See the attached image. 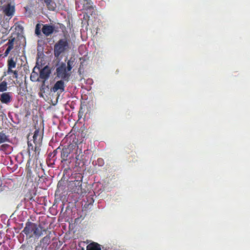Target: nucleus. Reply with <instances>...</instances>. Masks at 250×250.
<instances>
[{"label":"nucleus","mask_w":250,"mask_h":250,"mask_svg":"<svg viewBox=\"0 0 250 250\" xmlns=\"http://www.w3.org/2000/svg\"><path fill=\"white\" fill-rule=\"evenodd\" d=\"M47 229L41 225L27 221L25 227L22 231L26 235V243L22 244L20 249L21 250H32L33 245L36 243L40 237L43 235Z\"/></svg>","instance_id":"1"},{"label":"nucleus","mask_w":250,"mask_h":250,"mask_svg":"<svg viewBox=\"0 0 250 250\" xmlns=\"http://www.w3.org/2000/svg\"><path fill=\"white\" fill-rule=\"evenodd\" d=\"M61 152V163L62 167L65 170L70 169L72 163L74 160L73 154L71 153V149L68 147H63L60 150Z\"/></svg>","instance_id":"2"},{"label":"nucleus","mask_w":250,"mask_h":250,"mask_svg":"<svg viewBox=\"0 0 250 250\" xmlns=\"http://www.w3.org/2000/svg\"><path fill=\"white\" fill-rule=\"evenodd\" d=\"M70 40L66 38L59 40L54 45V55L55 57L59 58L60 55L70 49Z\"/></svg>","instance_id":"3"},{"label":"nucleus","mask_w":250,"mask_h":250,"mask_svg":"<svg viewBox=\"0 0 250 250\" xmlns=\"http://www.w3.org/2000/svg\"><path fill=\"white\" fill-rule=\"evenodd\" d=\"M76 8L86 15H92L94 8L90 0H75Z\"/></svg>","instance_id":"4"},{"label":"nucleus","mask_w":250,"mask_h":250,"mask_svg":"<svg viewBox=\"0 0 250 250\" xmlns=\"http://www.w3.org/2000/svg\"><path fill=\"white\" fill-rule=\"evenodd\" d=\"M57 77L62 80L68 82L71 76V72L67 71L66 64L61 62L60 65L56 68Z\"/></svg>","instance_id":"5"},{"label":"nucleus","mask_w":250,"mask_h":250,"mask_svg":"<svg viewBox=\"0 0 250 250\" xmlns=\"http://www.w3.org/2000/svg\"><path fill=\"white\" fill-rule=\"evenodd\" d=\"M45 229H46V228ZM46 234V235L41 239L37 245L47 250V247L51 242V231L47 230L46 232H43V234Z\"/></svg>","instance_id":"6"},{"label":"nucleus","mask_w":250,"mask_h":250,"mask_svg":"<svg viewBox=\"0 0 250 250\" xmlns=\"http://www.w3.org/2000/svg\"><path fill=\"white\" fill-rule=\"evenodd\" d=\"M82 181L75 180L71 181L69 184V188L72 192L81 194L83 192L82 188Z\"/></svg>","instance_id":"7"},{"label":"nucleus","mask_w":250,"mask_h":250,"mask_svg":"<svg viewBox=\"0 0 250 250\" xmlns=\"http://www.w3.org/2000/svg\"><path fill=\"white\" fill-rule=\"evenodd\" d=\"M51 73L50 67L46 65L40 71V78L41 81H47Z\"/></svg>","instance_id":"8"},{"label":"nucleus","mask_w":250,"mask_h":250,"mask_svg":"<svg viewBox=\"0 0 250 250\" xmlns=\"http://www.w3.org/2000/svg\"><path fill=\"white\" fill-rule=\"evenodd\" d=\"M12 100L13 96L11 92H3L0 95V101L2 104L9 105Z\"/></svg>","instance_id":"9"},{"label":"nucleus","mask_w":250,"mask_h":250,"mask_svg":"<svg viewBox=\"0 0 250 250\" xmlns=\"http://www.w3.org/2000/svg\"><path fill=\"white\" fill-rule=\"evenodd\" d=\"M42 138L43 133L41 132L39 129H36L34 133V135L33 136V142L34 144H37L40 146H41Z\"/></svg>","instance_id":"10"},{"label":"nucleus","mask_w":250,"mask_h":250,"mask_svg":"<svg viewBox=\"0 0 250 250\" xmlns=\"http://www.w3.org/2000/svg\"><path fill=\"white\" fill-rule=\"evenodd\" d=\"M27 145V152L29 156L30 155L31 153L32 152H34L35 153H38V154L40 153L41 146L37 145V144H34L33 142H32L31 140L28 141Z\"/></svg>","instance_id":"11"},{"label":"nucleus","mask_w":250,"mask_h":250,"mask_svg":"<svg viewBox=\"0 0 250 250\" xmlns=\"http://www.w3.org/2000/svg\"><path fill=\"white\" fill-rule=\"evenodd\" d=\"M64 81L62 80L57 81L52 88V91L56 92L60 90L61 93L63 92L65 89Z\"/></svg>","instance_id":"12"},{"label":"nucleus","mask_w":250,"mask_h":250,"mask_svg":"<svg viewBox=\"0 0 250 250\" xmlns=\"http://www.w3.org/2000/svg\"><path fill=\"white\" fill-rule=\"evenodd\" d=\"M55 27L49 24H43L42 28V32L46 36H49L54 31Z\"/></svg>","instance_id":"13"},{"label":"nucleus","mask_w":250,"mask_h":250,"mask_svg":"<svg viewBox=\"0 0 250 250\" xmlns=\"http://www.w3.org/2000/svg\"><path fill=\"white\" fill-rule=\"evenodd\" d=\"M15 41V38L12 37V36L10 37V38L8 40V42L5 44V45L8 46V47L7 48L4 53L5 56H7L10 53V51L12 49H13Z\"/></svg>","instance_id":"14"},{"label":"nucleus","mask_w":250,"mask_h":250,"mask_svg":"<svg viewBox=\"0 0 250 250\" xmlns=\"http://www.w3.org/2000/svg\"><path fill=\"white\" fill-rule=\"evenodd\" d=\"M15 11V7L10 4H8L3 9L4 14L7 16H12Z\"/></svg>","instance_id":"15"},{"label":"nucleus","mask_w":250,"mask_h":250,"mask_svg":"<svg viewBox=\"0 0 250 250\" xmlns=\"http://www.w3.org/2000/svg\"><path fill=\"white\" fill-rule=\"evenodd\" d=\"M42 84L40 87L39 95L41 97H43V94L49 91V86L46 85V81H41Z\"/></svg>","instance_id":"16"},{"label":"nucleus","mask_w":250,"mask_h":250,"mask_svg":"<svg viewBox=\"0 0 250 250\" xmlns=\"http://www.w3.org/2000/svg\"><path fill=\"white\" fill-rule=\"evenodd\" d=\"M60 150H61V148L60 147H58L52 152H50L49 153L47 160V162L49 164V165L51 164L52 159H53L54 157H55V156H57V154L59 153V152H60Z\"/></svg>","instance_id":"17"},{"label":"nucleus","mask_w":250,"mask_h":250,"mask_svg":"<svg viewBox=\"0 0 250 250\" xmlns=\"http://www.w3.org/2000/svg\"><path fill=\"white\" fill-rule=\"evenodd\" d=\"M86 250H101V245L96 242L91 243L87 246Z\"/></svg>","instance_id":"18"},{"label":"nucleus","mask_w":250,"mask_h":250,"mask_svg":"<svg viewBox=\"0 0 250 250\" xmlns=\"http://www.w3.org/2000/svg\"><path fill=\"white\" fill-rule=\"evenodd\" d=\"M75 64V59L73 57H71L67 62L66 68L67 71H70Z\"/></svg>","instance_id":"19"},{"label":"nucleus","mask_w":250,"mask_h":250,"mask_svg":"<svg viewBox=\"0 0 250 250\" xmlns=\"http://www.w3.org/2000/svg\"><path fill=\"white\" fill-rule=\"evenodd\" d=\"M34 69H35V68ZM30 80L32 82H34L41 81L40 76H39V74L37 72L34 71V69H33V71L31 74Z\"/></svg>","instance_id":"20"},{"label":"nucleus","mask_w":250,"mask_h":250,"mask_svg":"<svg viewBox=\"0 0 250 250\" xmlns=\"http://www.w3.org/2000/svg\"><path fill=\"white\" fill-rule=\"evenodd\" d=\"M6 142H9L8 136H7L3 131L0 132V144Z\"/></svg>","instance_id":"21"},{"label":"nucleus","mask_w":250,"mask_h":250,"mask_svg":"<svg viewBox=\"0 0 250 250\" xmlns=\"http://www.w3.org/2000/svg\"><path fill=\"white\" fill-rule=\"evenodd\" d=\"M16 66V62L13 58H10L7 61V67L10 68H15Z\"/></svg>","instance_id":"22"},{"label":"nucleus","mask_w":250,"mask_h":250,"mask_svg":"<svg viewBox=\"0 0 250 250\" xmlns=\"http://www.w3.org/2000/svg\"><path fill=\"white\" fill-rule=\"evenodd\" d=\"M7 89V83L3 81L0 83V92H3Z\"/></svg>","instance_id":"23"},{"label":"nucleus","mask_w":250,"mask_h":250,"mask_svg":"<svg viewBox=\"0 0 250 250\" xmlns=\"http://www.w3.org/2000/svg\"><path fill=\"white\" fill-rule=\"evenodd\" d=\"M79 152V155H77L75 157V159H76V166L77 167H80V165L81 164V160H80V154L81 153H82V150L81 149H80L78 150V148H77V150H76V154L78 153V152Z\"/></svg>","instance_id":"24"},{"label":"nucleus","mask_w":250,"mask_h":250,"mask_svg":"<svg viewBox=\"0 0 250 250\" xmlns=\"http://www.w3.org/2000/svg\"><path fill=\"white\" fill-rule=\"evenodd\" d=\"M42 25L43 26V24L41 23H37L36 25L35 33L38 37L41 35V29Z\"/></svg>","instance_id":"25"},{"label":"nucleus","mask_w":250,"mask_h":250,"mask_svg":"<svg viewBox=\"0 0 250 250\" xmlns=\"http://www.w3.org/2000/svg\"><path fill=\"white\" fill-rule=\"evenodd\" d=\"M8 26L6 24H3L2 26L1 29L0 31H1L3 34L7 35L9 32Z\"/></svg>","instance_id":"26"},{"label":"nucleus","mask_w":250,"mask_h":250,"mask_svg":"<svg viewBox=\"0 0 250 250\" xmlns=\"http://www.w3.org/2000/svg\"><path fill=\"white\" fill-rule=\"evenodd\" d=\"M11 147L8 144H3L0 146V150L6 151L8 149Z\"/></svg>","instance_id":"27"},{"label":"nucleus","mask_w":250,"mask_h":250,"mask_svg":"<svg viewBox=\"0 0 250 250\" xmlns=\"http://www.w3.org/2000/svg\"><path fill=\"white\" fill-rule=\"evenodd\" d=\"M60 161V159H58V160L57 159V156H55V157H54V158L53 159H52L50 166L53 167V165H55L56 162H57V161Z\"/></svg>","instance_id":"28"},{"label":"nucleus","mask_w":250,"mask_h":250,"mask_svg":"<svg viewBox=\"0 0 250 250\" xmlns=\"http://www.w3.org/2000/svg\"><path fill=\"white\" fill-rule=\"evenodd\" d=\"M12 69L13 68H8L7 72H4V76H6V75H10V74L13 73V72H14V70H13Z\"/></svg>","instance_id":"29"},{"label":"nucleus","mask_w":250,"mask_h":250,"mask_svg":"<svg viewBox=\"0 0 250 250\" xmlns=\"http://www.w3.org/2000/svg\"><path fill=\"white\" fill-rule=\"evenodd\" d=\"M13 78L15 79H17L18 77V72L17 70H14L13 72Z\"/></svg>","instance_id":"30"},{"label":"nucleus","mask_w":250,"mask_h":250,"mask_svg":"<svg viewBox=\"0 0 250 250\" xmlns=\"http://www.w3.org/2000/svg\"><path fill=\"white\" fill-rule=\"evenodd\" d=\"M34 250H47L43 248H42V247L39 246V245H37L36 246V247H35V249H34Z\"/></svg>","instance_id":"31"},{"label":"nucleus","mask_w":250,"mask_h":250,"mask_svg":"<svg viewBox=\"0 0 250 250\" xmlns=\"http://www.w3.org/2000/svg\"><path fill=\"white\" fill-rule=\"evenodd\" d=\"M44 2L46 4V6L48 7L50 5L52 0H44Z\"/></svg>","instance_id":"32"},{"label":"nucleus","mask_w":250,"mask_h":250,"mask_svg":"<svg viewBox=\"0 0 250 250\" xmlns=\"http://www.w3.org/2000/svg\"><path fill=\"white\" fill-rule=\"evenodd\" d=\"M0 116H1L2 117H3V116L5 115V114L3 112H1V111H0Z\"/></svg>","instance_id":"33"},{"label":"nucleus","mask_w":250,"mask_h":250,"mask_svg":"<svg viewBox=\"0 0 250 250\" xmlns=\"http://www.w3.org/2000/svg\"><path fill=\"white\" fill-rule=\"evenodd\" d=\"M98 162L99 163H101V162H103V160L102 159H98Z\"/></svg>","instance_id":"34"},{"label":"nucleus","mask_w":250,"mask_h":250,"mask_svg":"<svg viewBox=\"0 0 250 250\" xmlns=\"http://www.w3.org/2000/svg\"><path fill=\"white\" fill-rule=\"evenodd\" d=\"M1 239H2V237L1 236V233H0V245L2 243V242L1 241Z\"/></svg>","instance_id":"35"},{"label":"nucleus","mask_w":250,"mask_h":250,"mask_svg":"<svg viewBox=\"0 0 250 250\" xmlns=\"http://www.w3.org/2000/svg\"><path fill=\"white\" fill-rule=\"evenodd\" d=\"M28 164H29V161H28V162H27V164H26V166H27V165H28Z\"/></svg>","instance_id":"36"},{"label":"nucleus","mask_w":250,"mask_h":250,"mask_svg":"<svg viewBox=\"0 0 250 250\" xmlns=\"http://www.w3.org/2000/svg\"><path fill=\"white\" fill-rule=\"evenodd\" d=\"M83 155L82 154L81 156V158H82V157L83 156Z\"/></svg>","instance_id":"37"}]
</instances>
